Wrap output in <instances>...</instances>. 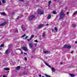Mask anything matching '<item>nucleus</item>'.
Masks as SVG:
<instances>
[{
    "mask_svg": "<svg viewBox=\"0 0 77 77\" xmlns=\"http://www.w3.org/2000/svg\"><path fill=\"white\" fill-rule=\"evenodd\" d=\"M27 74V73H26V72H23V75H26V74Z\"/></svg>",
    "mask_w": 77,
    "mask_h": 77,
    "instance_id": "obj_30",
    "label": "nucleus"
},
{
    "mask_svg": "<svg viewBox=\"0 0 77 77\" xmlns=\"http://www.w3.org/2000/svg\"><path fill=\"white\" fill-rule=\"evenodd\" d=\"M5 53L6 54H8V49H7L6 50V51H5Z\"/></svg>",
    "mask_w": 77,
    "mask_h": 77,
    "instance_id": "obj_26",
    "label": "nucleus"
},
{
    "mask_svg": "<svg viewBox=\"0 0 77 77\" xmlns=\"http://www.w3.org/2000/svg\"><path fill=\"white\" fill-rule=\"evenodd\" d=\"M2 2L3 3H5V0H2Z\"/></svg>",
    "mask_w": 77,
    "mask_h": 77,
    "instance_id": "obj_28",
    "label": "nucleus"
},
{
    "mask_svg": "<svg viewBox=\"0 0 77 77\" xmlns=\"http://www.w3.org/2000/svg\"><path fill=\"white\" fill-rule=\"evenodd\" d=\"M72 26H73V27H76V25L74 24H72Z\"/></svg>",
    "mask_w": 77,
    "mask_h": 77,
    "instance_id": "obj_23",
    "label": "nucleus"
},
{
    "mask_svg": "<svg viewBox=\"0 0 77 77\" xmlns=\"http://www.w3.org/2000/svg\"><path fill=\"white\" fill-rule=\"evenodd\" d=\"M4 47V44H2L0 46V47Z\"/></svg>",
    "mask_w": 77,
    "mask_h": 77,
    "instance_id": "obj_25",
    "label": "nucleus"
},
{
    "mask_svg": "<svg viewBox=\"0 0 77 77\" xmlns=\"http://www.w3.org/2000/svg\"><path fill=\"white\" fill-rule=\"evenodd\" d=\"M4 70H6V71H8V70H10V69L9 68H4Z\"/></svg>",
    "mask_w": 77,
    "mask_h": 77,
    "instance_id": "obj_13",
    "label": "nucleus"
},
{
    "mask_svg": "<svg viewBox=\"0 0 77 77\" xmlns=\"http://www.w3.org/2000/svg\"><path fill=\"white\" fill-rule=\"evenodd\" d=\"M36 44H34V45H35V47H36Z\"/></svg>",
    "mask_w": 77,
    "mask_h": 77,
    "instance_id": "obj_43",
    "label": "nucleus"
},
{
    "mask_svg": "<svg viewBox=\"0 0 77 77\" xmlns=\"http://www.w3.org/2000/svg\"><path fill=\"white\" fill-rule=\"evenodd\" d=\"M45 75H46V77H51L50 75H48L47 74H45Z\"/></svg>",
    "mask_w": 77,
    "mask_h": 77,
    "instance_id": "obj_19",
    "label": "nucleus"
},
{
    "mask_svg": "<svg viewBox=\"0 0 77 77\" xmlns=\"http://www.w3.org/2000/svg\"><path fill=\"white\" fill-rule=\"evenodd\" d=\"M27 38H28V36H26V37L25 38V39H27Z\"/></svg>",
    "mask_w": 77,
    "mask_h": 77,
    "instance_id": "obj_37",
    "label": "nucleus"
},
{
    "mask_svg": "<svg viewBox=\"0 0 77 77\" xmlns=\"http://www.w3.org/2000/svg\"><path fill=\"white\" fill-rule=\"evenodd\" d=\"M75 44H77V41H76L75 42Z\"/></svg>",
    "mask_w": 77,
    "mask_h": 77,
    "instance_id": "obj_48",
    "label": "nucleus"
},
{
    "mask_svg": "<svg viewBox=\"0 0 77 77\" xmlns=\"http://www.w3.org/2000/svg\"><path fill=\"white\" fill-rule=\"evenodd\" d=\"M51 14H49L48 15V17H47V19L48 20H49V19H50L51 18Z\"/></svg>",
    "mask_w": 77,
    "mask_h": 77,
    "instance_id": "obj_9",
    "label": "nucleus"
},
{
    "mask_svg": "<svg viewBox=\"0 0 77 77\" xmlns=\"http://www.w3.org/2000/svg\"><path fill=\"white\" fill-rule=\"evenodd\" d=\"M69 75H70V76H71V77H74V76H75V75L73 74H69Z\"/></svg>",
    "mask_w": 77,
    "mask_h": 77,
    "instance_id": "obj_16",
    "label": "nucleus"
},
{
    "mask_svg": "<svg viewBox=\"0 0 77 77\" xmlns=\"http://www.w3.org/2000/svg\"><path fill=\"white\" fill-rule=\"evenodd\" d=\"M1 14L2 15H5V13H3V12H2L1 13Z\"/></svg>",
    "mask_w": 77,
    "mask_h": 77,
    "instance_id": "obj_22",
    "label": "nucleus"
},
{
    "mask_svg": "<svg viewBox=\"0 0 77 77\" xmlns=\"http://www.w3.org/2000/svg\"><path fill=\"white\" fill-rule=\"evenodd\" d=\"M54 29H53V30H52V32H53V31H54Z\"/></svg>",
    "mask_w": 77,
    "mask_h": 77,
    "instance_id": "obj_52",
    "label": "nucleus"
},
{
    "mask_svg": "<svg viewBox=\"0 0 77 77\" xmlns=\"http://www.w3.org/2000/svg\"><path fill=\"white\" fill-rule=\"evenodd\" d=\"M44 63H45V65H46V66H48V67H49V68H51V66L50 65H48V63H46L45 62H44Z\"/></svg>",
    "mask_w": 77,
    "mask_h": 77,
    "instance_id": "obj_7",
    "label": "nucleus"
},
{
    "mask_svg": "<svg viewBox=\"0 0 77 77\" xmlns=\"http://www.w3.org/2000/svg\"><path fill=\"white\" fill-rule=\"evenodd\" d=\"M31 38H30V39H27V40L28 41H30V40H32V39H31Z\"/></svg>",
    "mask_w": 77,
    "mask_h": 77,
    "instance_id": "obj_31",
    "label": "nucleus"
},
{
    "mask_svg": "<svg viewBox=\"0 0 77 77\" xmlns=\"http://www.w3.org/2000/svg\"><path fill=\"white\" fill-rule=\"evenodd\" d=\"M51 1H50L48 2V7L49 8V6H50V4H51Z\"/></svg>",
    "mask_w": 77,
    "mask_h": 77,
    "instance_id": "obj_14",
    "label": "nucleus"
},
{
    "mask_svg": "<svg viewBox=\"0 0 77 77\" xmlns=\"http://www.w3.org/2000/svg\"><path fill=\"white\" fill-rule=\"evenodd\" d=\"M24 54H25V55H27V54L26 53H24Z\"/></svg>",
    "mask_w": 77,
    "mask_h": 77,
    "instance_id": "obj_38",
    "label": "nucleus"
},
{
    "mask_svg": "<svg viewBox=\"0 0 77 77\" xmlns=\"http://www.w3.org/2000/svg\"><path fill=\"white\" fill-rule=\"evenodd\" d=\"M53 14H57V13L55 11H53Z\"/></svg>",
    "mask_w": 77,
    "mask_h": 77,
    "instance_id": "obj_17",
    "label": "nucleus"
},
{
    "mask_svg": "<svg viewBox=\"0 0 77 77\" xmlns=\"http://www.w3.org/2000/svg\"><path fill=\"white\" fill-rule=\"evenodd\" d=\"M45 58L46 59H48V58L47 57H46Z\"/></svg>",
    "mask_w": 77,
    "mask_h": 77,
    "instance_id": "obj_50",
    "label": "nucleus"
},
{
    "mask_svg": "<svg viewBox=\"0 0 77 77\" xmlns=\"http://www.w3.org/2000/svg\"><path fill=\"white\" fill-rule=\"evenodd\" d=\"M71 54L73 53H74V51H71Z\"/></svg>",
    "mask_w": 77,
    "mask_h": 77,
    "instance_id": "obj_44",
    "label": "nucleus"
},
{
    "mask_svg": "<svg viewBox=\"0 0 77 77\" xmlns=\"http://www.w3.org/2000/svg\"><path fill=\"white\" fill-rule=\"evenodd\" d=\"M20 66H17V67H16V69H20Z\"/></svg>",
    "mask_w": 77,
    "mask_h": 77,
    "instance_id": "obj_15",
    "label": "nucleus"
},
{
    "mask_svg": "<svg viewBox=\"0 0 77 77\" xmlns=\"http://www.w3.org/2000/svg\"><path fill=\"white\" fill-rule=\"evenodd\" d=\"M54 29L55 30L56 32H57V30H58V29H57V27H55L54 28Z\"/></svg>",
    "mask_w": 77,
    "mask_h": 77,
    "instance_id": "obj_18",
    "label": "nucleus"
},
{
    "mask_svg": "<svg viewBox=\"0 0 77 77\" xmlns=\"http://www.w3.org/2000/svg\"><path fill=\"white\" fill-rule=\"evenodd\" d=\"M22 49H23V50H24V51H27V48L26 47H22Z\"/></svg>",
    "mask_w": 77,
    "mask_h": 77,
    "instance_id": "obj_5",
    "label": "nucleus"
},
{
    "mask_svg": "<svg viewBox=\"0 0 77 77\" xmlns=\"http://www.w3.org/2000/svg\"><path fill=\"white\" fill-rule=\"evenodd\" d=\"M68 14H69V12H68L67 13V14L68 15Z\"/></svg>",
    "mask_w": 77,
    "mask_h": 77,
    "instance_id": "obj_46",
    "label": "nucleus"
},
{
    "mask_svg": "<svg viewBox=\"0 0 77 77\" xmlns=\"http://www.w3.org/2000/svg\"><path fill=\"white\" fill-rule=\"evenodd\" d=\"M18 50H20V51H22L20 49H18Z\"/></svg>",
    "mask_w": 77,
    "mask_h": 77,
    "instance_id": "obj_40",
    "label": "nucleus"
},
{
    "mask_svg": "<svg viewBox=\"0 0 77 77\" xmlns=\"http://www.w3.org/2000/svg\"><path fill=\"white\" fill-rule=\"evenodd\" d=\"M24 25H22V26H21V29H22L23 28H24Z\"/></svg>",
    "mask_w": 77,
    "mask_h": 77,
    "instance_id": "obj_24",
    "label": "nucleus"
},
{
    "mask_svg": "<svg viewBox=\"0 0 77 77\" xmlns=\"http://www.w3.org/2000/svg\"><path fill=\"white\" fill-rule=\"evenodd\" d=\"M16 32L17 33H18V29H16Z\"/></svg>",
    "mask_w": 77,
    "mask_h": 77,
    "instance_id": "obj_36",
    "label": "nucleus"
},
{
    "mask_svg": "<svg viewBox=\"0 0 77 77\" xmlns=\"http://www.w3.org/2000/svg\"><path fill=\"white\" fill-rule=\"evenodd\" d=\"M34 42H38V40H35L34 41Z\"/></svg>",
    "mask_w": 77,
    "mask_h": 77,
    "instance_id": "obj_34",
    "label": "nucleus"
},
{
    "mask_svg": "<svg viewBox=\"0 0 77 77\" xmlns=\"http://www.w3.org/2000/svg\"><path fill=\"white\" fill-rule=\"evenodd\" d=\"M38 13L40 15H42L44 14V11H41V9H38Z\"/></svg>",
    "mask_w": 77,
    "mask_h": 77,
    "instance_id": "obj_3",
    "label": "nucleus"
},
{
    "mask_svg": "<svg viewBox=\"0 0 77 77\" xmlns=\"http://www.w3.org/2000/svg\"><path fill=\"white\" fill-rule=\"evenodd\" d=\"M15 14V12H13L12 13V14L13 15H14V14Z\"/></svg>",
    "mask_w": 77,
    "mask_h": 77,
    "instance_id": "obj_35",
    "label": "nucleus"
},
{
    "mask_svg": "<svg viewBox=\"0 0 77 77\" xmlns=\"http://www.w3.org/2000/svg\"><path fill=\"white\" fill-rule=\"evenodd\" d=\"M33 37H34V35H32L30 37V38L31 39H32V38H33Z\"/></svg>",
    "mask_w": 77,
    "mask_h": 77,
    "instance_id": "obj_21",
    "label": "nucleus"
},
{
    "mask_svg": "<svg viewBox=\"0 0 77 77\" xmlns=\"http://www.w3.org/2000/svg\"><path fill=\"white\" fill-rule=\"evenodd\" d=\"M22 51L21 53V54H23V51Z\"/></svg>",
    "mask_w": 77,
    "mask_h": 77,
    "instance_id": "obj_45",
    "label": "nucleus"
},
{
    "mask_svg": "<svg viewBox=\"0 0 77 77\" xmlns=\"http://www.w3.org/2000/svg\"><path fill=\"white\" fill-rule=\"evenodd\" d=\"M60 19L61 20H63L64 19V17L65 16V14L62 11H61L60 13Z\"/></svg>",
    "mask_w": 77,
    "mask_h": 77,
    "instance_id": "obj_1",
    "label": "nucleus"
},
{
    "mask_svg": "<svg viewBox=\"0 0 77 77\" xmlns=\"http://www.w3.org/2000/svg\"><path fill=\"white\" fill-rule=\"evenodd\" d=\"M56 0H54V1H56Z\"/></svg>",
    "mask_w": 77,
    "mask_h": 77,
    "instance_id": "obj_54",
    "label": "nucleus"
},
{
    "mask_svg": "<svg viewBox=\"0 0 77 77\" xmlns=\"http://www.w3.org/2000/svg\"><path fill=\"white\" fill-rule=\"evenodd\" d=\"M51 69L52 72H54L56 71V69L54 67H52Z\"/></svg>",
    "mask_w": 77,
    "mask_h": 77,
    "instance_id": "obj_11",
    "label": "nucleus"
},
{
    "mask_svg": "<svg viewBox=\"0 0 77 77\" xmlns=\"http://www.w3.org/2000/svg\"><path fill=\"white\" fill-rule=\"evenodd\" d=\"M17 20H18V19H20V16H18L17 18H16Z\"/></svg>",
    "mask_w": 77,
    "mask_h": 77,
    "instance_id": "obj_32",
    "label": "nucleus"
},
{
    "mask_svg": "<svg viewBox=\"0 0 77 77\" xmlns=\"http://www.w3.org/2000/svg\"><path fill=\"white\" fill-rule=\"evenodd\" d=\"M29 46L30 48H32L33 47V44L32 43H30L29 44Z\"/></svg>",
    "mask_w": 77,
    "mask_h": 77,
    "instance_id": "obj_10",
    "label": "nucleus"
},
{
    "mask_svg": "<svg viewBox=\"0 0 77 77\" xmlns=\"http://www.w3.org/2000/svg\"><path fill=\"white\" fill-rule=\"evenodd\" d=\"M19 1L22 2H24V0H19Z\"/></svg>",
    "mask_w": 77,
    "mask_h": 77,
    "instance_id": "obj_39",
    "label": "nucleus"
},
{
    "mask_svg": "<svg viewBox=\"0 0 77 77\" xmlns=\"http://www.w3.org/2000/svg\"><path fill=\"white\" fill-rule=\"evenodd\" d=\"M24 59L25 61H27V58L26 57H25L24 58Z\"/></svg>",
    "mask_w": 77,
    "mask_h": 77,
    "instance_id": "obj_27",
    "label": "nucleus"
},
{
    "mask_svg": "<svg viewBox=\"0 0 77 77\" xmlns=\"http://www.w3.org/2000/svg\"><path fill=\"white\" fill-rule=\"evenodd\" d=\"M2 5V2H1L0 1V5Z\"/></svg>",
    "mask_w": 77,
    "mask_h": 77,
    "instance_id": "obj_41",
    "label": "nucleus"
},
{
    "mask_svg": "<svg viewBox=\"0 0 77 77\" xmlns=\"http://www.w3.org/2000/svg\"><path fill=\"white\" fill-rule=\"evenodd\" d=\"M49 53V51H43V53L44 54H46V53H47V54H48Z\"/></svg>",
    "mask_w": 77,
    "mask_h": 77,
    "instance_id": "obj_12",
    "label": "nucleus"
},
{
    "mask_svg": "<svg viewBox=\"0 0 77 77\" xmlns=\"http://www.w3.org/2000/svg\"><path fill=\"white\" fill-rule=\"evenodd\" d=\"M32 58H33V57L32 56V57H31V59H32Z\"/></svg>",
    "mask_w": 77,
    "mask_h": 77,
    "instance_id": "obj_53",
    "label": "nucleus"
},
{
    "mask_svg": "<svg viewBox=\"0 0 77 77\" xmlns=\"http://www.w3.org/2000/svg\"><path fill=\"white\" fill-rule=\"evenodd\" d=\"M24 36H26V34H24L22 35V38H24Z\"/></svg>",
    "mask_w": 77,
    "mask_h": 77,
    "instance_id": "obj_29",
    "label": "nucleus"
},
{
    "mask_svg": "<svg viewBox=\"0 0 77 77\" xmlns=\"http://www.w3.org/2000/svg\"><path fill=\"white\" fill-rule=\"evenodd\" d=\"M35 18V16L34 15H32L28 17V19L29 20H32L33 19H34Z\"/></svg>",
    "mask_w": 77,
    "mask_h": 77,
    "instance_id": "obj_2",
    "label": "nucleus"
},
{
    "mask_svg": "<svg viewBox=\"0 0 77 77\" xmlns=\"http://www.w3.org/2000/svg\"><path fill=\"white\" fill-rule=\"evenodd\" d=\"M42 36L43 37H44V36H45V34H44V33H43L42 34Z\"/></svg>",
    "mask_w": 77,
    "mask_h": 77,
    "instance_id": "obj_33",
    "label": "nucleus"
},
{
    "mask_svg": "<svg viewBox=\"0 0 77 77\" xmlns=\"http://www.w3.org/2000/svg\"><path fill=\"white\" fill-rule=\"evenodd\" d=\"M3 77H6V76L4 75V76H3Z\"/></svg>",
    "mask_w": 77,
    "mask_h": 77,
    "instance_id": "obj_49",
    "label": "nucleus"
},
{
    "mask_svg": "<svg viewBox=\"0 0 77 77\" xmlns=\"http://www.w3.org/2000/svg\"><path fill=\"white\" fill-rule=\"evenodd\" d=\"M6 24V22H4L3 23L0 24V26H5V25Z\"/></svg>",
    "mask_w": 77,
    "mask_h": 77,
    "instance_id": "obj_6",
    "label": "nucleus"
},
{
    "mask_svg": "<svg viewBox=\"0 0 77 77\" xmlns=\"http://www.w3.org/2000/svg\"><path fill=\"white\" fill-rule=\"evenodd\" d=\"M48 23H47V24H46V26H48Z\"/></svg>",
    "mask_w": 77,
    "mask_h": 77,
    "instance_id": "obj_51",
    "label": "nucleus"
},
{
    "mask_svg": "<svg viewBox=\"0 0 77 77\" xmlns=\"http://www.w3.org/2000/svg\"><path fill=\"white\" fill-rule=\"evenodd\" d=\"M64 48H68L69 49L70 48H71V46L70 45H66L64 46Z\"/></svg>",
    "mask_w": 77,
    "mask_h": 77,
    "instance_id": "obj_4",
    "label": "nucleus"
},
{
    "mask_svg": "<svg viewBox=\"0 0 77 77\" xmlns=\"http://www.w3.org/2000/svg\"><path fill=\"white\" fill-rule=\"evenodd\" d=\"M42 27H43V25L42 24L39 25H38V29H41V28H42Z\"/></svg>",
    "mask_w": 77,
    "mask_h": 77,
    "instance_id": "obj_8",
    "label": "nucleus"
},
{
    "mask_svg": "<svg viewBox=\"0 0 77 77\" xmlns=\"http://www.w3.org/2000/svg\"><path fill=\"white\" fill-rule=\"evenodd\" d=\"M22 29L23 30V32H24V31H25V30H26V28H25L24 27Z\"/></svg>",
    "mask_w": 77,
    "mask_h": 77,
    "instance_id": "obj_20",
    "label": "nucleus"
},
{
    "mask_svg": "<svg viewBox=\"0 0 77 77\" xmlns=\"http://www.w3.org/2000/svg\"><path fill=\"white\" fill-rule=\"evenodd\" d=\"M63 64V63H60V64H61V65H62V64Z\"/></svg>",
    "mask_w": 77,
    "mask_h": 77,
    "instance_id": "obj_47",
    "label": "nucleus"
},
{
    "mask_svg": "<svg viewBox=\"0 0 77 77\" xmlns=\"http://www.w3.org/2000/svg\"><path fill=\"white\" fill-rule=\"evenodd\" d=\"M41 76H42V75H39V77H41Z\"/></svg>",
    "mask_w": 77,
    "mask_h": 77,
    "instance_id": "obj_42",
    "label": "nucleus"
}]
</instances>
